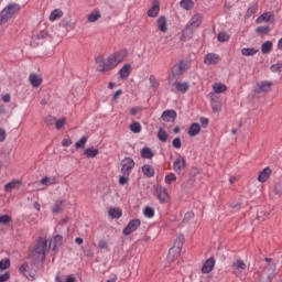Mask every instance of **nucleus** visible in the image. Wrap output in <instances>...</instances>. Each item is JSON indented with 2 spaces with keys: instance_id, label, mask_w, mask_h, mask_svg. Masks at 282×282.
<instances>
[{
  "instance_id": "nucleus-24",
  "label": "nucleus",
  "mask_w": 282,
  "mask_h": 282,
  "mask_svg": "<svg viewBox=\"0 0 282 282\" xmlns=\"http://www.w3.org/2000/svg\"><path fill=\"white\" fill-rule=\"evenodd\" d=\"M29 80L32 87H41V83H43V78L36 74H31Z\"/></svg>"
},
{
  "instance_id": "nucleus-16",
  "label": "nucleus",
  "mask_w": 282,
  "mask_h": 282,
  "mask_svg": "<svg viewBox=\"0 0 282 282\" xmlns=\"http://www.w3.org/2000/svg\"><path fill=\"white\" fill-rule=\"evenodd\" d=\"M213 268H215V258L210 257L202 267L203 274H209V272H213Z\"/></svg>"
},
{
  "instance_id": "nucleus-42",
  "label": "nucleus",
  "mask_w": 282,
  "mask_h": 282,
  "mask_svg": "<svg viewBox=\"0 0 282 282\" xmlns=\"http://www.w3.org/2000/svg\"><path fill=\"white\" fill-rule=\"evenodd\" d=\"M217 39L219 43H228V41H230V34L226 32H220L218 33Z\"/></svg>"
},
{
  "instance_id": "nucleus-17",
  "label": "nucleus",
  "mask_w": 282,
  "mask_h": 282,
  "mask_svg": "<svg viewBox=\"0 0 282 282\" xmlns=\"http://www.w3.org/2000/svg\"><path fill=\"white\" fill-rule=\"evenodd\" d=\"M270 175H272V169L270 166L264 167L258 175V182L262 184L270 180Z\"/></svg>"
},
{
  "instance_id": "nucleus-9",
  "label": "nucleus",
  "mask_w": 282,
  "mask_h": 282,
  "mask_svg": "<svg viewBox=\"0 0 282 282\" xmlns=\"http://www.w3.org/2000/svg\"><path fill=\"white\" fill-rule=\"evenodd\" d=\"M184 69H186V64L181 61L178 64L174 65L172 68V75L169 77V83L174 78H181L184 75Z\"/></svg>"
},
{
  "instance_id": "nucleus-64",
  "label": "nucleus",
  "mask_w": 282,
  "mask_h": 282,
  "mask_svg": "<svg viewBox=\"0 0 282 282\" xmlns=\"http://www.w3.org/2000/svg\"><path fill=\"white\" fill-rule=\"evenodd\" d=\"M210 120H208V118L206 117H200V124L203 127V129H206V127H208Z\"/></svg>"
},
{
  "instance_id": "nucleus-1",
  "label": "nucleus",
  "mask_w": 282,
  "mask_h": 282,
  "mask_svg": "<svg viewBox=\"0 0 282 282\" xmlns=\"http://www.w3.org/2000/svg\"><path fill=\"white\" fill-rule=\"evenodd\" d=\"M50 252V248L47 247V240L44 238H39L35 247L31 251L30 259H32L33 264L39 263V261H45V256Z\"/></svg>"
},
{
  "instance_id": "nucleus-31",
  "label": "nucleus",
  "mask_w": 282,
  "mask_h": 282,
  "mask_svg": "<svg viewBox=\"0 0 282 282\" xmlns=\"http://www.w3.org/2000/svg\"><path fill=\"white\" fill-rule=\"evenodd\" d=\"M40 184H42V186H52L56 184V177L45 176L40 181Z\"/></svg>"
},
{
  "instance_id": "nucleus-8",
  "label": "nucleus",
  "mask_w": 282,
  "mask_h": 282,
  "mask_svg": "<svg viewBox=\"0 0 282 282\" xmlns=\"http://www.w3.org/2000/svg\"><path fill=\"white\" fill-rule=\"evenodd\" d=\"M142 226V221L139 218L132 219L128 223V225L123 228L122 234L126 237H129V235H133L138 228Z\"/></svg>"
},
{
  "instance_id": "nucleus-30",
  "label": "nucleus",
  "mask_w": 282,
  "mask_h": 282,
  "mask_svg": "<svg viewBox=\"0 0 282 282\" xmlns=\"http://www.w3.org/2000/svg\"><path fill=\"white\" fill-rule=\"evenodd\" d=\"M181 8H183V10H193V8H195V2H193V0H181L180 2Z\"/></svg>"
},
{
  "instance_id": "nucleus-63",
  "label": "nucleus",
  "mask_w": 282,
  "mask_h": 282,
  "mask_svg": "<svg viewBox=\"0 0 282 282\" xmlns=\"http://www.w3.org/2000/svg\"><path fill=\"white\" fill-rule=\"evenodd\" d=\"M10 281V271H7L3 274H0V282Z\"/></svg>"
},
{
  "instance_id": "nucleus-40",
  "label": "nucleus",
  "mask_w": 282,
  "mask_h": 282,
  "mask_svg": "<svg viewBox=\"0 0 282 282\" xmlns=\"http://www.w3.org/2000/svg\"><path fill=\"white\" fill-rule=\"evenodd\" d=\"M144 217H148L149 219L155 217V209L151 206H147L143 210Z\"/></svg>"
},
{
  "instance_id": "nucleus-56",
  "label": "nucleus",
  "mask_w": 282,
  "mask_h": 282,
  "mask_svg": "<svg viewBox=\"0 0 282 282\" xmlns=\"http://www.w3.org/2000/svg\"><path fill=\"white\" fill-rule=\"evenodd\" d=\"M234 268H236V270H246V262L239 259L236 261V263H234Z\"/></svg>"
},
{
  "instance_id": "nucleus-35",
  "label": "nucleus",
  "mask_w": 282,
  "mask_h": 282,
  "mask_svg": "<svg viewBox=\"0 0 282 282\" xmlns=\"http://www.w3.org/2000/svg\"><path fill=\"white\" fill-rule=\"evenodd\" d=\"M160 14V4H154L149 11H148V17L151 19H155Z\"/></svg>"
},
{
  "instance_id": "nucleus-37",
  "label": "nucleus",
  "mask_w": 282,
  "mask_h": 282,
  "mask_svg": "<svg viewBox=\"0 0 282 282\" xmlns=\"http://www.w3.org/2000/svg\"><path fill=\"white\" fill-rule=\"evenodd\" d=\"M65 206V204H64V200L63 199H57L56 202H55V205L53 206V213L56 215V214H58L59 212H62L63 210V207Z\"/></svg>"
},
{
  "instance_id": "nucleus-20",
  "label": "nucleus",
  "mask_w": 282,
  "mask_h": 282,
  "mask_svg": "<svg viewBox=\"0 0 282 282\" xmlns=\"http://www.w3.org/2000/svg\"><path fill=\"white\" fill-rule=\"evenodd\" d=\"M189 138H195V135H199L202 133V126L197 122H194L189 126L187 131Z\"/></svg>"
},
{
  "instance_id": "nucleus-49",
  "label": "nucleus",
  "mask_w": 282,
  "mask_h": 282,
  "mask_svg": "<svg viewBox=\"0 0 282 282\" xmlns=\"http://www.w3.org/2000/svg\"><path fill=\"white\" fill-rule=\"evenodd\" d=\"M10 265H11L10 259L4 258V259L0 260V271L8 270V268H10Z\"/></svg>"
},
{
  "instance_id": "nucleus-10",
  "label": "nucleus",
  "mask_w": 282,
  "mask_h": 282,
  "mask_svg": "<svg viewBox=\"0 0 282 282\" xmlns=\"http://www.w3.org/2000/svg\"><path fill=\"white\" fill-rule=\"evenodd\" d=\"M184 169H186V159H184V156L180 154L173 163V170L175 171V173L180 174L182 173V171H184Z\"/></svg>"
},
{
  "instance_id": "nucleus-4",
  "label": "nucleus",
  "mask_w": 282,
  "mask_h": 282,
  "mask_svg": "<svg viewBox=\"0 0 282 282\" xmlns=\"http://www.w3.org/2000/svg\"><path fill=\"white\" fill-rule=\"evenodd\" d=\"M276 264H268L260 275L259 280L257 282H272V279L276 276Z\"/></svg>"
},
{
  "instance_id": "nucleus-36",
  "label": "nucleus",
  "mask_w": 282,
  "mask_h": 282,
  "mask_svg": "<svg viewBox=\"0 0 282 282\" xmlns=\"http://www.w3.org/2000/svg\"><path fill=\"white\" fill-rule=\"evenodd\" d=\"M63 17V10L61 9H55L51 12L50 14V21H56L57 19H61Z\"/></svg>"
},
{
  "instance_id": "nucleus-33",
  "label": "nucleus",
  "mask_w": 282,
  "mask_h": 282,
  "mask_svg": "<svg viewBox=\"0 0 282 282\" xmlns=\"http://www.w3.org/2000/svg\"><path fill=\"white\" fill-rule=\"evenodd\" d=\"M98 153H100V151L96 148H88L84 151V155H86V158H96Z\"/></svg>"
},
{
  "instance_id": "nucleus-48",
  "label": "nucleus",
  "mask_w": 282,
  "mask_h": 282,
  "mask_svg": "<svg viewBox=\"0 0 282 282\" xmlns=\"http://www.w3.org/2000/svg\"><path fill=\"white\" fill-rule=\"evenodd\" d=\"M10 221H12V216H10L8 214L0 216V224L2 226H8V224H10Z\"/></svg>"
},
{
  "instance_id": "nucleus-13",
  "label": "nucleus",
  "mask_w": 282,
  "mask_h": 282,
  "mask_svg": "<svg viewBox=\"0 0 282 282\" xmlns=\"http://www.w3.org/2000/svg\"><path fill=\"white\" fill-rule=\"evenodd\" d=\"M155 193L161 204H166V202H169V191L166 187H156Z\"/></svg>"
},
{
  "instance_id": "nucleus-59",
  "label": "nucleus",
  "mask_w": 282,
  "mask_h": 282,
  "mask_svg": "<svg viewBox=\"0 0 282 282\" xmlns=\"http://www.w3.org/2000/svg\"><path fill=\"white\" fill-rule=\"evenodd\" d=\"M177 180V176H175L174 173H170L165 176V184H171L172 182H175Z\"/></svg>"
},
{
  "instance_id": "nucleus-5",
  "label": "nucleus",
  "mask_w": 282,
  "mask_h": 282,
  "mask_svg": "<svg viewBox=\"0 0 282 282\" xmlns=\"http://www.w3.org/2000/svg\"><path fill=\"white\" fill-rule=\"evenodd\" d=\"M95 62L98 65L97 72L105 74V72H111V69H113V64L111 63L109 56L107 59H105V57L99 55L95 58Z\"/></svg>"
},
{
  "instance_id": "nucleus-7",
  "label": "nucleus",
  "mask_w": 282,
  "mask_h": 282,
  "mask_svg": "<svg viewBox=\"0 0 282 282\" xmlns=\"http://www.w3.org/2000/svg\"><path fill=\"white\" fill-rule=\"evenodd\" d=\"M135 167V161L132 158L126 156L121 161V173L122 175H131V171Z\"/></svg>"
},
{
  "instance_id": "nucleus-2",
  "label": "nucleus",
  "mask_w": 282,
  "mask_h": 282,
  "mask_svg": "<svg viewBox=\"0 0 282 282\" xmlns=\"http://www.w3.org/2000/svg\"><path fill=\"white\" fill-rule=\"evenodd\" d=\"M21 4L11 2L0 11V25H6L14 14H19Z\"/></svg>"
},
{
  "instance_id": "nucleus-43",
  "label": "nucleus",
  "mask_w": 282,
  "mask_h": 282,
  "mask_svg": "<svg viewBox=\"0 0 282 282\" xmlns=\"http://www.w3.org/2000/svg\"><path fill=\"white\" fill-rule=\"evenodd\" d=\"M273 193L274 195H276L278 197H281L282 196V180L276 182L274 184V187H273Z\"/></svg>"
},
{
  "instance_id": "nucleus-23",
  "label": "nucleus",
  "mask_w": 282,
  "mask_h": 282,
  "mask_svg": "<svg viewBox=\"0 0 282 282\" xmlns=\"http://www.w3.org/2000/svg\"><path fill=\"white\" fill-rule=\"evenodd\" d=\"M141 171L145 177H153L155 175V169L150 164H144Z\"/></svg>"
},
{
  "instance_id": "nucleus-11",
  "label": "nucleus",
  "mask_w": 282,
  "mask_h": 282,
  "mask_svg": "<svg viewBox=\"0 0 282 282\" xmlns=\"http://www.w3.org/2000/svg\"><path fill=\"white\" fill-rule=\"evenodd\" d=\"M272 82H260L257 84L256 88H254V93L256 94H263V93H268L270 91V89H272Z\"/></svg>"
},
{
  "instance_id": "nucleus-27",
  "label": "nucleus",
  "mask_w": 282,
  "mask_h": 282,
  "mask_svg": "<svg viewBox=\"0 0 282 282\" xmlns=\"http://www.w3.org/2000/svg\"><path fill=\"white\" fill-rule=\"evenodd\" d=\"M155 153H153V150H151V148L149 147H144L141 150V158H143V160H151L152 158H154Z\"/></svg>"
},
{
  "instance_id": "nucleus-25",
  "label": "nucleus",
  "mask_w": 282,
  "mask_h": 282,
  "mask_svg": "<svg viewBox=\"0 0 282 282\" xmlns=\"http://www.w3.org/2000/svg\"><path fill=\"white\" fill-rule=\"evenodd\" d=\"M158 28L161 32L163 33H166L169 32V26L166 24V17L164 15H161L159 19H158Z\"/></svg>"
},
{
  "instance_id": "nucleus-18",
  "label": "nucleus",
  "mask_w": 282,
  "mask_h": 282,
  "mask_svg": "<svg viewBox=\"0 0 282 282\" xmlns=\"http://www.w3.org/2000/svg\"><path fill=\"white\" fill-rule=\"evenodd\" d=\"M121 80H127L131 76V64H124L118 72Z\"/></svg>"
},
{
  "instance_id": "nucleus-3",
  "label": "nucleus",
  "mask_w": 282,
  "mask_h": 282,
  "mask_svg": "<svg viewBox=\"0 0 282 282\" xmlns=\"http://www.w3.org/2000/svg\"><path fill=\"white\" fill-rule=\"evenodd\" d=\"M184 235H180L175 240H174V246L169 250L167 253V261L173 262L180 257L182 252V248L184 246Z\"/></svg>"
},
{
  "instance_id": "nucleus-53",
  "label": "nucleus",
  "mask_w": 282,
  "mask_h": 282,
  "mask_svg": "<svg viewBox=\"0 0 282 282\" xmlns=\"http://www.w3.org/2000/svg\"><path fill=\"white\" fill-rule=\"evenodd\" d=\"M270 215V213L261 210L257 214V220L258 221H265V218Z\"/></svg>"
},
{
  "instance_id": "nucleus-54",
  "label": "nucleus",
  "mask_w": 282,
  "mask_h": 282,
  "mask_svg": "<svg viewBox=\"0 0 282 282\" xmlns=\"http://www.w3.org/2000/svg\"><path fill=\"white\" fill-rule=\"evenodd\" d=\"M270 30L271 29H270L269 25H267V26H258L256 29V32H257V34H269Z\"/></svg>"
},
{
  "instance_id": "nucleus-62",
  "label": "nucleus",
  "mask_w": 282,
  "mask_h": 282,
  "mask_svg": "<svg viewBox=\"0 0 282 282\" xmlns=\"http://www.w3.org/2000/svg\"><path fill=\"white\" fill-rule=\"evenodd\" d=\"M55 127L57 131H59V129H63V127H65V118H62L55 121Z\"/></svg>"
},
{
  "instance_id": "nucleus-34",
  "label": "nucleus",
  "mask_w": 282,
  "mask_h": 282,
  "mask_svg": "<svg viewBox=\"0 0 282 282\" xmlns=\"http://www.w3.org/2000/svg\"><path fill=\"white\" fill-rule=\"evenodd\" d=\"M259 50L254 47H245L241 50L242 56H254V54H257Z\"/></svg>"
},
{
  "instance_id": "nucleus-41",
  "label": "nucleus",
  "mask_w": 282,
  "mask_h": 282,
  "mask_svg": "<svg viewBox=\"0 0 282 282\" xmlns=\"http://www.w3.org/2000/svg\"><path fill=\"white\" fill-rule=\"evenodd\" d=\"M100 17V11H93L90 14H88V21L89 23H96Z\"/></svg>"
},
{
  "instance_id": "nucleus-39",
  "label": "nucleus",
  "mask_w": 282,
  "mask_h": 282,
  "mask_svg": "<svg viewBox=\"0 0 282 282\" xmlns=\"http://www.w3.org/2000/svg\"><path fill=\"white\" fill-rule=\"evenodd\" d=\"M262 54H270L272 52V42L267 41L261 46Z\"/></svg>"
},
{
  "instance_id": "nucleus-19",
  "label": "nucleus",
  "mask_w": 282,
  "mask_h": 282,
  "mask_svg": "<svg viewBox=\"0 0 282 282\" xmlns=\"http://www.w3.org/2000/svg\"><path fill=\"white\" fill-rule=\"evenodd\" d=\"M193 32H195V29L188 24L183 30L181 41H191L193 39Z\"/></svg>"
},
{
  "instance_id": "nucleus-12",
  "label": "nucleus",
  "mask_w": 282,
  "mask_h": 282,
  "mask_svg": "<svg viewBox=\"0 0 282 282\" xmlns=\"http://www.w3.org/2000/svg\"><path fill=\"white\" fill-rule=\"evenodd\" d=\"M275 19H274V13L272 12H264L261 15H259L256 20L257 24H261V23H274Z\"/></svg>"
},
{
  "instance_id": "nucleus-32",
  "label": "nucleus",
  "mask_w": 282,
  "mask_h": 282,
  "mask_svg": "<svg viewBox=\"0 0 282 282\" xmlns=\"http://www.w3.org/2000/svg\"><path fill=\"white\" fill-rule=\"evenodd\" d=\"M158 140H160V142H167L169 132H166V130L160 128L158 131Z\"/></svg>"
},
{
  "instance_id": "nucleus-21",
  "label": "nucleus",
  "mask_w": 282,
  "mask_h": 282,
  "mask_svg": "<svg viewBox=\"0 0 282 282\" xmlns=\"http://www.w3.org/2000/svg\"><path fill=\"white\" fill-rule=\"evenodd\" d=\"M189 28H193L194 30H197L199 25H202V15L195 14L187 23Z\"/></svg>"
},
{
  "instance_id": "nucleus-29",
  "label": "nucleus",
  "mask_w": 282,
  "mask_h": 282,
  "mask_svg": "<svg viewBox=\"0 0 282 282\" xmlns=\"http://www.w3.org/2000/svg\"><path fill=\"white\" fill-rule=\"evenodd\" d=\"M258 8H259V4L257 2L251 3L250 7L247 9L245 18L250 19V17H252V14H257Z\"/></svg>"
},
{
  "instance_id": "nucleus-14",
  "label": "nucleus",
  "mask_w": 282,
  "mask_h": 282,
  "mask_svg": "<svg viewBox=\"0 0 282 282\" xmlns=\"http://www.w3.org/2000/svg\"><path fill=\"white\" fill-rule=\"evenodd\" d=\"M219 61H221V57H219V55L215 54V53H208L204 57L205 65H217V63H219Z\"/></svg>"
},
{
  "instance_id": "nucleus-28",
  "label": "nucleus",
  "mask_w": 282,
  "mask_h": 282,
  "mask_svg": "<svg viewBox=\"0 0 282 282\" xmlns=\"http://www.w3.org/2000/svg\"><path fill=\"white\" fill-rule=\"evenodd\" d=\"M52 245H53V250L56 248H61V246H63V236H61V235L54 236V238L52 239V241L50 243V248H52Z\"/></svg>"
},
{
  "instance_id": "nucleus-60",
  "label": "nucleus",
  "mask_w": 282,
  "mask_h": 282,
  "mask_svg": "<svg viewBox=\"0 0 282 282\" xmlns=\"http://www.w3.org/2000/svg\"><path fill=\"white\" fill-rule=\"evenodd\" d=\"M98 248H99L100 250H107V249L109 248V243L107 242V240L101 239V240H99V242H98Z\"/></svg>"
},
{
  "instance_id": "nucleus-47",
  "label": "nucleus",
  "mask_w": 282,
  "mask_h": 282,
  "mask_svg": "<svg viewBox=\"0 0 282 282\" xmlns=\"http://www.w3.org/2000/svg\"><path fill=\"white\" fill-rule=\"evenodd\" d=\"M19 184H21L19 181L9 182L4 185V191H7V193H10V191H12V188H17Z\"/></svg>"
},
{
  "instance_id": "nucleus-61",
  "label": "nucleus",
  "mask_w": 282,
  "mask_h": 282,
  "mask_svg": "<svg viewBox=\"0 0 282 282\" xmlns=\"http://www.w3.org/2000/svg\"><path fill=\"white\" fill-rule=\"evenodd\" d=\"M119 184H120L121 186H124V184H129V175L122 174V175L119 177Z\"/></svg>"
},
{
  "instance_id": "nucleus-46",
  "label": "nucleus",
  "mask_w": 282,
  "mask_h": 282,
  "mask_svg": "<svg viewBox=\"0 0 282 282\" xmlns=\"http://www.w3.org/2000/svg\"><path fill=\"white\" fill-rule=\"evenodd\" d=\"M228 87L225 84H216L214 86L215 94H224V91H227Z\"/></svg>"
},
{
  "instance_id": "nucleus-6",
  "label": "nucleus",
  "mask_w": 282,
  "mask_h": 282,
  "mask_svg": "<svg viewBox=\"0 0 282 282\" xmlns=\"http://www.w3.org/2000/svg\"><path fill=\"white\" fill-rule=\"evenodd\" d=\"M127 48H122L109 55L110 63H112L113 69H116V67H118V65H120V63H122V61L127 58Z\"/></svg>"
},
{
  "instance_id": "nucleus-57",
  "label": "nucleus",
  "mask_w": 282,
  "mask_h": 282,
  "mask_svg": "<svg viewBox=\"0 0 282 282\" xmlns=\"http://www.w3.org/2000/svg\"><path fill=\"white\" fill-rule=\"evenodd\" d=\"M172 147L174 149H182V139L180 137H176L172 141Z\"/></svg>"
},
{
  "instance_id": "nucleus-55",
  "label": "nucleus",
  "mask_w": 282,
  "mask_h": 282,
  "mask_svg": "<svg viewBox=\"0 0 282 282\" xmlns=\"http://www.w3.org/2000/svg\"><path fill=\"white\" fill-rule=\"evenodd\" d=\"M150 85L154 91H156L158 87H160V83H158V79H155V76H150Z\"/></svg>"
},
{
  "instance_id": "nucleus-44",
  "label": "nucleus",
  "mask_w": 282,
  "mask_h": 282,
  "mask_svg": "<svg viewBox=\"0 0 282 282\" xmlns=\"http://www.w3.org/2000/svg\"><path fill=\"white\" fill-rule=\"evenodd\" d=\"M130 131H132V133H140V131H142V124L138 121L132 122L130 124Z\"/></svg>"
},
{
  "instance_id": "nucleus-15",
  "label": "nucleus",
  "mask_w": 282,
  "mask_h": 282,
  "mask_svg": "<svg viewBox=\"0 0 282 282\" xmlns=\"http://www.w3.org/2000/svg\"><path fill=\"white\" fill-rule=\"evenodd\" d=\"M176 119L177 111L175 110H165L162 113V120H164V122H175Z\"/></svg>"
},
{
  "instance_id": "nucleus-58",
  "label": "nucleus",
  "mask_w": 282,
  "mask_h": 282,
  "mask_svg": "<svg viewBox=\"0 0 282 282\" xmlns=\"http://www.w3.org/2000/svg\"><path fill=\"white\" fill-rule=\"evenodd\" d=\"M194 217H195V213H193V212H187V213L184 215L183 224H188V221H191V219H193Z\"/></svg>"
},
{
  "instance_id": "nucleus-22",
  "label": "nucleus",
  "mask_w": 282,
  "mask_h": 282,
  "mask_svg": "<svg viewBox=\"0 0 282 282\" xmlns=\"http://www.w3.org/2000/svg\"><path fill=\"white\" fill-rule=\"evenodd\" d=\"M174 86L176 87V90L180 93V94H186V91H188V89L191 88V85L186 82L184 83H181V82H175L174 83Z\"/></svg>"
},
{
  "instance_id": "nucleus-45",
  "label": "nucleus",
  "mask_w": 282,
  "mask_h": 282,
  "mask_svg": "<svg viewBox=\"0 0 282 282\" xmlns=\"http://www.w3.org/2000/svg\"><path fill=\"white\" fill-rule=\"evenodd\" d=\"M28 270H30V263L23 262L22 265L19 268V273L28 279V273H25L28 272Z\"/></svg>"
},
{
  "instance_id": "nucleus-52",
  "label": "nucleus",
  "mask_w": 282,
  "mask_h": 282,
  "mask_svg": "<svg viewBox=\"0 0 282 282\" xmlns=\"http://www.w3.org/2000/svg\"><path fill=\"white\" fill-rule=\"evenodd\" d=\"M44 122H45L46 127H52V126H54V122H56V118L48 115L44 118Z\"/></svg>"
},
{
  "instance_id": "nucleus-38",
  "label": "nucleus",
  "mask_w": 282,
  "mask_h": 282,
  "mask_svg": "<svg viewBox=\"0 0 282 282\" xmlns=\"http://www.w3.org/2000/svg\"><path fill=\"white\" fill-rule=\"evenodd\" d=\"M36 39L37 41H47V39H52V36L47 31L42 30L36 34Z\"/></svg>"
},
{
  "instance_id": "nucleus-50",
  "label": "nucleus",
  "mask_w": 282,
  "mask_h": 282,
  "mask_svg": "<svg viewBox=\"0 0 282 282\" xmlns=\"http://www.w3.org/2000/svg\"><path fill=\"white\" fill-rule=\"evenodd\" d=\"M270 70L273 73V74H276L280 72H282V63H275V64H272L271 67H270Z\"/></svg>"
},
{
  "instance_id": "nucleus-26",
  "label": "nucleus",
  "mask_w": 282,
  "mask_h": 282,
  "mask_svg": "<svg viewBox=\"0 0 282 282\" xmlns=\"http://www.w3.org/2000/svg\"><path fill=\"white\" fill-rule=\"evenodd\" d=\"M108 215H109V217H111V219H120V217H122V209L111 207L108 210Z\"/></svg>"
},
{
  "instance_id": "nucleus-51",
  "label": "nucleus",
  "mask_w": 282,
  "mask_h": 282,
  "mask_svg": "<svg viewBox=\"0 0 282 282\" xmlns=\"http://www.w3.org/2000/svg\"><path fill=\"white\" fill-rule=\"evenodd\" d=\"M85 144H87V137L84 135L75 143V147L77 149H85Z\"/></svg>"
}]
</instances>
